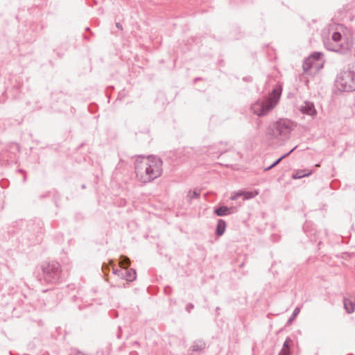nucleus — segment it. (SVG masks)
<instances>
[{
  "label": "nucleus",
  "mask_w": 355,
  "mask_h": 355,
  "mask_svg": "<svg viewBox=\"0 0 355 355\" xmlns=\"http://www.w3.org/2000/svg\"><path fill=\"white\" fill-rule=\"evenodd\" d=\"M135 172L140 182H150L161 176L162 161L155 156H148L147 158L139 157L135 163Z\"/></svg>",
  "instance_id": "nucleus-1"
},
{
  "label": "nucleus",
  "mask_w": 355,
  "mask_h": 355,
  "mask_svg": "<svg viewBox=\"0 0 355 355\" xmlns=\"http://www.w3.org/2000/svg\"><path fill=\"white\" fill-rule=\"evenodd\" d=\"M282 92V88L280 85L275 87L267 99L265 101L259 100L252 104L251 107L252 112L259 116L266 115L279 103Z\"/></svg>",
  "instance_id": "nucleus-2"
},
{
  "label": "nucleus",
  "mask_w": 355,
  "mask_h": 355,
  "mask_svg": "<svg viewBox=\"0 0 355 355\" xmlns=\"http://www.w3.org/2000/svg\"><path fill=\"white\" fill-rule=\"evenodd\" d=\"M41 268L43 279L46 283L57 284L62 280V270L60 263L55 261L44 262Z\"/></svg>",
  "instance_id": "nucleus-3"
},
{
  "label": "nucleus",
  "mask_w": 355,
  "mask_h": 355,
  "mask_svg": "<svg viewBox=\"0 0 355 355\" xmlns=\"http://www.w3.org/2000/svg\"><path fill=\"white\" fill-rule=\"evenodd\" d=\"M324 46L329 51L345 54L351 49L352 45L347 38L343 37L340 33L336 31L333 33L331 40L324 42Z\"/></svg>",
  "instance_id": "nucleus-4"
},
{
  "label": "nucleus",
  "mask_w": 355,
  "mask_h": 355,
  "mask_svg": "<svg viewBox=\"0 0 355 355\" xmlns=\"http://www.w3.org/2000/svg\"><path fill=\"white\" fill-rule=\"evenodd\" d=\"M293 129V123L288 119H279L270 125L266 134L271 138L287 139Z\"/></svg>",
  "instance_id": "nucleus-5"
},
{
  "label": "nucleus",
  "mask_w": 355,
  "mask_h": 355,
  "mask_svg": "<svg viewBox=\"0 0 355 355\" xmlns=\"http://www.w3.org/2000/svg\"><path fill=\"white\" fill-rule=\"evenodd\" d=\"M336 84L338 89L343 92L355 91V71L352 70L341 71L337 76Z\"/></svg>",
  "instance_id": "nucleus-6"
},
{
  "label": "nucleus",
  "mask_w": 355,
  "mask_h": 355,
  "mask_svg": "<svg viewBox=\"0 0 355 355\" xmlns=\"http://www.w3.org/2000/svg\"><path fill=\"white\" fill-rule=\"evenodd\" d=\"M322 53L320 52H314L307 58L303 63V69L304 71H308L314 65L315 62L321 60Z\"/></svg>",
  "instance_id": "nucleus-7"
},
{
  "label": "nucleus",
  "mask_w": 355,
  "mask_h": 355,
  "mask_svg": "<svg viewBox=\"0 0 355 355\" xmlns=\"http://www.w3.org/2000/svg\"><path fill=\"white\" fill-rule=\"evenodd\" d=\"M232 208L227 206H220L214 207V213L218 216H224L230 215L232 213Z\"/></svg>",
  "instance_id": "nucleus-8"
},
{
  "label": "nucleus",
  "mask_w": 355,
  "mask_h": 355,
  "mask_svg": "<svg viewBox=\"0 0 355 355\" xmlns=\"http://www.w3.org/2000/svg\"><path fill=\"white\" fill-rule=\"evenodd\" d=\"M301 111L302 113L313 116L316 114L314 105L310 102H305L304 105L302 106Z\"/></svg>",
  "instance_id": "nucleus-9"
},
{
  "label": "nucleus",
  "mask_w": 355,
  "mask_h": 355,
  "mask_svg": "<svg viewBox=\"0 0 355 355\" xmlns=\"http://www.w3.org/2000/svg\"><path fill=\"white\" fill-rule=\"evenodd\" d=\"M344 308L347 313H352L355 311V302L352 300L344 298Z\"/></svg>",
  "instance_id": "nucleus-10"
},
{
  "label": "nucleus",
  "mask_w": 355,
  "mask_h": 355,
  "mask_svg": "<svg viewBox=\"0 0 355 355\" xmlns=\"http://www.w3.org/2000/svg\"><path fill=\"white\" fill-rule=\"evenodd\" d=\"M225 228H226V223H225V221L224 220H223V219H218V222H217V225H216V229L215 234L218 236H222L224 234L225 231Z\"/></svg>",
  "instance_id": "nucleus-11"
},
{
  "label": "nucleus",
  "mask_w": 355,
  "mask_h": 355,
  "mask_svg": "<svg viewBox=\"0 0 355 355\" xmlns=\"http://www.w3.org/2000/svg\"><path fill=\"white\" fill-rule=\"evenodd\" d=\"M123 273H125V279L128 282H132L137 277L136 271L132 268H124Z\"/></svg>",
  "instance_id": "nucleus-12"
},
{
  "label": "nucleus",
  "mask_w": 355,
  "mask_h": 355,
  "mask_svg": "<svg viewBox=\"0 0 355 355\" xmlns=\"http://www.w3.org/2000/svg\"><path fill=\"white\" fill-rule=\"evenodd\" d=\"M311 173L312 171L308 169L298 170L293 174L292 178L295 180L300 179L304 177L309 176Z\"/></svg>",
  "instance_id": "nucleus-13"
},
{
  "label": "nucleus",
  "mask_w": 355,
  "mask_h": 355,
  "mask_svg": "<svg viewBox=\"0 0 355 355\" xmlns=\"http://www.w3.org/2000/svg\"><path fill=\"white\" fill-rule=\"evenodd\" d=\"M206 347L205 343L202 340H196L191 347L193 352H199L203 350Z\"/></svg>",
  "instance_id": "nucleus-14"
},
{
  "label": "nucleus",
  "mask_w": 355,
  "mask_h": 355,
  "mask_svg": "<svg viewBox=\"0 0 355 355\" xmlns=\"http://www.w3.org/2000/svg\"><path fill=\"white\" fill-rule=\"evenodd\" d=\"M297 146H295L293 148H292L288 153L283 155L282 157L278 158L276 161H275L270 166H268L264 169L265 171H269L271 168H274L275 166H277L284 158L288 156L295 148Z\"/></svg>",
  "instance_id": "nucleus-15"
},
{
  "label": "nucleus",
  "mask_w": 355,
  "mask_h": 355,
  "mask_svg": "<svg viewBox=\"0 0 355 355\" xmlns=\"http://www.w3.org/2000/svg\"><path fill=\"white\" fill-rule=\"evenodd\" d=\"M119 265L123 268H129V266L130 265V259L128 257L125 256V255H121L120 257Z\"/></svg>",
  "instance_id": "nucleus-16"
},
{
  "label": "nucleus",
  "mask_w": 355,
  "mask_h": 355,
  "mask_svg": "<svg viewBox=\"0 0 355 355\" xmlns=\"http://www.w3.org/2000/svg\"><path fill=\"white\" fill-rule=\"evenodd\" d=\"M200 196V193L196 190L195 191H189L187 193V198L188 199V201L191 203V201L192 199H198L199 198Z\"/></svg>",
  "instance_id": "nucleus-17"
},
{
  "label": "nucleus",
  "mask_w": 355,
  "mask_h": 355,
  "mask_svg": "<svg viewBox=\"0 0 355 355\" xmlns=\"http://www.w3.org/2000/svg\"><path fill=\"white\" fill-rule=\"evenodd\" d=\"M292 344H293V340H291V338H290L289 337H287L283 344L282 350L284 349L285 351H291L290 348H291V346L292 345Z\"/></svg>",
  "instance_id": "nucleus-18"
},
{
  "label": "nucleus",
  "mask_w": 355,
  "mask_h": 355,
  "mask_svg": "<svg viewBox=\"0 0 355 355\" xmlns=\"http://www.w3.org/2000/svg\"><path fill=\"white\" fill-rule=\"evenodd\" d=\"M259 194V192L257 191H243V196L244 199L248 200L252 198L257 196Z\"/></svg>",
  "instance_id": "nucleus-19"
},
{
  "label": "nucleus",
  "mask_w": 355,
  "mask_h": 355,
  "mask_svg": "<svg viewBox=\"0 0 355 355\" xmlns=\"http://www.w3.org/2000/svg\"><path fill=\"white\" fill-rule=\"evenodd\" d=\"M299 313H300V309L298 307H296L294 309V311L293 312V314L291 315V316L288 320L287 324H291L293 322V320L295 319V318L299 314Z\"/></svg>",
  "instance_id": "nucleus-20"
},
{
  "label": "nucleus",
  "mask_w": 355,
  "mask_h": 355,
  "mask_svg": "<svg viewBox=\"0 0 355 355\" xmlns=\"http://www.w3.org/2000/svg\"><path fill=\"white\" fill-rule=\"evenodd\" d=\"M193 308H194V305L192 303H189L186 306V310L188 313H190L191 311V310L193 309Z\"/></svg>",
  "instance_id": "nucleus-21"
},
{
  "label": "nucleus",
  "mask_w": 355,
  "mask_h": 355,
  "mask_svg": "<svg viewBox=\"0 0 355 355\" xmlns=\"http://www.w3.org/2000/svg\"><path fill=\"white\" fill-rule=\"evenodd\" d=\"M279 355H291V351L282 350L279 352Z\"/></svg>",
  "instance_id": "nucleus-22"
},
{
  "label": "nucleus",
  "mask_w": 355,
  "mask_h": 355,
  "mask_svg": "<svg viewBox=\"0 0 355 355\" xmlns=\"http://www.w3.org/2000/svg\"><path fill=\"white\" fill-rule=\"evenodd\" d=\"M243 80L245 81V82H252V78L250 76H245L243 78Z\"/></svg>",
  "instance_id": "nucleus-23"
},
{
  "label": "nucleus",
  "mask_w": 355,
  "mask_h": 355,
  "mask_svg": "<svg viewBox=\"0 0 355 355\" xmlns=\"http://www.w3.org/2000/svg\"><path fill=\"white\" fill-rule=\"evenodd\" d=\"M121 270H122V269H114H114H113V270H112V272H113V274H114V275H117L119 276V274H120V272H121Z\"/></svg>",
  "instance_id": "nucleus-24"
},
{
  "label": "nucleus",
  "mask_w": 355,
  "mask_h": 355,
  "mask_svg": "<svg viewBox=\"0 0 355 355\" xmlns=\"http://www.w3.org/2000/svg\"><path fill=\"white\" fill-rule=\"evenodd\" d=\"M123 271H124V268L121 270V272H120L119 276L121 277L122 279H125V273H123Z\"/></svg>",
  "instance_id": "nucleus-25"
},
{
  "label": "nucleus",
  "mask_w": 355,
  "mask_h": 355,
  "mask_svg": "<svg viewBox=\"0 0 355 355\" xmlns=\"http://www.w3.org/2000/svg\"><path fill=\"white\" fill-rule=\"evenodd\" d=\"M236 196H237V198L239 196H243V191H240L236 193Z\"/></svg>",
  "instance_id": "nucleus-26"
},
{
  "label": "nucleus",
  "mask_w": 355,
  "mask_h": 355,
  "mask_svg": "<svg viewBox=\"0 0 355 355\" xmlns=\"http://www.w3.org/2000/svg\"><path fill=\"white\" fill-rule=\"evenodd\" d=\"M116 26L119 28V29H122V26L120 23H116Z\"/></svg>",
  "instance_id": "nucleus-27"
},
{
  "label": "nucleus",
  "mask_w": 355,
  "mask_h": 355,
  "mask_svg": "<svg viewBox=\"0 0 355 355\" xmlns=\"http://www.w3.org/2000/svg\"><path fill=\"white\" fill-rule=\"evenodd\" d=\"M237 198H238L237 196H236V195L231 197V200H236Z\"/></svg>",
  "instance_id": "nucleus-28"
},
{
  "label": "nucleus",
  "mask_w": 355,
  "mask_h": 355,
  "mask_svg": "<svg viewBox=\"0 0 355 355\" xmlns=\"http://www.w3.org/2000/svg\"><path fill=\"white\" fill-rule=\"evenodd\" d=\"M15 147L17 151H19V146L18 144H15Z\"/></svg>",
  "instance_id": "nucleus-29"
},
{
  "label": "nucleus",
  "mask_w": 355,
  "mask_h": 355,
  "mask_svg": "<svg viewBox=\"0 0 355 355\" xmlns=\"http://www.w3.org/2000/svg\"><path fill=\"white\" fill-rule=\"evenodd\" d=\"M26 180V175L24 177V182H25Z\"/></svg>",
  "instance_id": "nucleus-30"
},
{
  "label": "nucleus",
  "mask_w": 355,
  "mask_h": 355,
  "mask_svg": "<svg viewBox=\"0 0 355 355\" xmlns=\"http://www.w3.org/2000/svg\"><path fill=\"white\" fill-rule=\"evenodd\" d=\"M19 171L21 172V173H25V171L24 170H22V169H21Z\"/></svg>",
  "instance_id": "nucleus-31"
},
{
  "label": "nucleus",
  "mask_w": 355,
  "mask_h": 355,
  "mask_svg": "<svg viewBox=\"0 0 355 355\" xmlns=\"http://www.w3.org/2000/svg\"><path fill=\"white\" fill-rule=\"evenodd\" d=\"M85 184H83L82 185V189H85Z\"/></svg>",
  "instance_id": "nucleus-32"
},
{
  "label": "nucleus",
  "mask_w": 355,
  "mask_h": 355,
  "mask_svg": "<svg viewBox=\"0 0 355 355\" xmlns=\"http://www.w3.org/2000/svg\"><path fill=\"white\" fill-rule=\"evenodd\" d=\"M86 31H90L89 28V27H87V28H86Z\"/></svg>",
  "instance_id": "nucleus-33"
}]
</instances>
